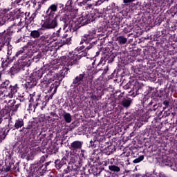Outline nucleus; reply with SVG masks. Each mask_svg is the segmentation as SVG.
<instances>
[{
	"mask_svg": "<svg viewBox=\"0 0 177 177\" xmlns=\"http://www.w3.org/2000/svg\"><path fill=\"white\" fill-rule=\"evenodd\" d=\"M23 53V51L20 50L18 53H17L16 56H19V55H21Z\"/></svg>",
	"mask_w": 177,
	"mask_h": 177,
	"instance_id": "nucleus-37",
	"label": "nucleus"
},
{
	"mask_svg": "<svg viewBox=\"0 0 177 177\" xmlns=\"http://www.w3.org/2000/svg\"><path fill=\"white\" fill-rule=\"evenodd\" d=\"M59 19L61 21H63V23H64L65 27H67L69 21H71V15L64 14Z\"/></svg>",
	"mask_w": 177,
	"mask_h": 177,
	"instance_id": "nucleus-8",
	"label": "nucleus"
},
{
	"mask_svg": "<svg viewBox=\"0 0 177 177\" xmlns=\"http://www.w3.org/2000/svg\"><path fill=\"white\" fill-rule=\"evenodd\" d=\"M60 30L61 29L57 30L52 35L50 36V39H51V42H53V41H57V38L60 37Z\"/></svg>",
	"mask_w": 177,
	"mask_h": 177,
	"instance_id": "nucleus-12",
	"label": "nucleus"
},
{
	"mask_svg": "<svg viewBox=\"0 0 177 177\" xmlns=\"http://www.w3.org/2000/svg\"><path fill=\"white\" fill-rule=\"evenodd\" d=\"M109 169L112 172H120V171H121V169H120V167H118V166L116 165H109Z\"/></svg>",
	"mask_w": 177,
	"mask_h": 177,
	"instance_id": "nucleus-16",
	"label": "nucleus"
},
{
	"mask_svg": "<svg viewBox=\"0 0 177 177\" xmlns=\"http://www.w3.org/2000/svg\"><path fill=\"white\" fill-rule=\"evenodd\" d=\"M66 57H62V60H64V59H66Z\"/></svg>",
	"mask_w": 177,
	"mask_h": 177,
	"instance_id": "nucleus-43",
	"label": "nucleus"
},
{
	"mask_svg": "<svg viewBox=\"0 0 177 177\" xmlns=\"http://www.w3.org/2000/svg\"><path fill=\"white\" fill-rule=\"evenodd\" d=\"M9 84H10V82H9V80H6L1 84V88H8V86H9Z\"/></svg>",
	"mask_w": 177,
	"mask_h": 177,
	"instance_id": "nucleus-23",
	"label": "nucleus"
},
{
	"mask_svg": "<svg viewBox=\"0 0 177 177\" xmlns=\"http://www.w3.org/2000/svg\"><path fill=\"white\" fill-rule=\"evenodd\" d=\"M69 70L70 68L65 67L62 69V71H64V74L66 75V74H68Z\"/></svg>",
	"mask_w": 177,
	"mask_h": 177,
	"instance_id": "nucleus-33",
	"label": "nucleus"
},
{
	"mask_svg": "<svg viewBox=\"0 0 177 177\" xmlns=\"http://www.w3.org/2000/svg\"><path fill=\"white\" fill-rule=\"evenodd\" d=\"M136 0H123V3H131L135 2Z\"/></svg>",
	"mask_w": 177,
	"mask_h": 177,
	"instance_id": "nucleus-32",
	"label": "nucleus"
},
{
	"mask_svg": "<svg viewBox=\"0 0 177 177\" xmlns=\"http://www.w3.org/2000/svg\"><path fill=\"white\" fill-rule=\"evenodd\" d=\"M56 167L57 168V169H60V168H62V167H63V165H64V160H61L60 162L57 161L55 162Z\"/></svg>",
	"mask_w": 177,
	"mask_h": 177,
	"instance_id": "nucleus-22",
	"label": "nucleus"
},
{
	"mask_svg": "<svg viewBox=\"0 0 177 177\" xmlns=\"http://www.w3.org/2000/svg\"><path fill=\"white\" fill-rule=\"evenodd\" d=\"M109 71V68L107 67L106 69H105V71Z\"/></svg>",
	"mask_w": 177,
	"mask_h": 177,
	"instance_id": "nucleus-45",
	"label": "nucleus"
},
{
	"mask_svg": "<svg viewBox=\"0 0 177 177\" xmlns=\"http://www.w3.org/2000/svg\"><path fill=\"white\" fill-rule=\"evenodd\" d=\"M41 168H42V165H41V162L32 164L30 166L31 171H39Z\"/></svg>",
	"mask_w": 177,
	"mask_h": 177,
	"instance_id": "nucleus-13",
	"label": "nucleus"
},
{
	"mask_svg": "<svg viewBox=\"0 0 177 177\" xmlns=\"http://www.w3.org/2000/svg\"><path fill=\"white\" fill-rule=\"evenodd\" d=\"M93 46V43H90L89 45L87 46H81L80 48V50H82V49L86 48L85 50L83 51V53L82 55L83 56H87L88 50H90V49H92Z\"/></svg>",
	"mask_w": 177,
	"mask_h": 177,
	"instance_id": "nucleus-9",
	"label": "nucleus"
},
{
	"mask_svg": "<svg viewBox=\"0 0 177 177\" xmlns=\"http://www.w3.org/2000/svg\"><path fill=\"white\" fill-rule=\"evenodd\" d=\"M84 142L81 141H74L71 144V150H81L82 149V145Z\"/></svg>",
	"mask_w": 177,
	"mask_h": 177,
	"instance_id": "nucleus-6",
	"label": "nucleus"
},
{
	"mask_svg": "<svg viewBox=\"0 0 177 177\" xmlns=\"http://www.w3.org/2000/svg\"><path fill=\"white\" fill-rule=\"evenodd\" d=\"M163 104L165 106H169V102L165 100V101L163 102Z\"/></svg>",
	"mask_w": 177,
	"mask_h": 177,
	"instance_id": "nucleus-36",
	"label": "nucleus"
},
{
	"mask_svg": "<svg viewBox=\"0 0 177 177\" xmlns=\"http://www.w3.org/2000/svg\"><path fill=\"white\" fill-rule=\"evenodd\" d=\"M80 59V56H78L77 55L71 54L67 59V61H66L65 66H67V67H70V66L78 64Z\"/></svg>",
	"mask_w": 177,
	"mask_h": 177,
	"instance_id": "nucleus-3",
	"label": "nucleus"
},
{
	"mask_svg": "<svg viewBox=\"0 0 177 177\" xmlns=\"http://www.w3.org/2000/svg\"><path fill=\"white\" fill-rule=\"evenodd\" d=\"M1 122H2V118L1 117H0V124H1Z\"/></svg>",
	"mask_w": 177,
	"mask_h": 177,
	"instance_id": "nucleus-42",
	"label": "nucleus"
},
{
	"mask_svg": "<svg viewBox=\"0 0 177 177\" xmlns=\"http://www.w3.org/2000/svg\"><path fill=\"white\" fill-rule=\"evenodd\" d=\"M39 35H40V34H39V32L38 30H32L30 32V36L32 38H39Z\"/></svg>",
	"mask_w": 177,
	"mask_h": 177,
	"instance_id": "nucleus-19",
	"label": "nucleus"
},
{
	"mask_svg": "<svg viewBox=\"0 0 177 177\" xmlns=\"http://www.w3.org/2000/svg\"><path fill=\"white\" fill-rule=\"evenodd\" d=\"M91 99H92L93 100H99V96L96 95H93L91 94L90 96Z\"/></svg>",
	"mask_w": 177,
	"mask_h": 177,
	"instance_id": "nucleus-28",
	"label": "nucleus"
},
{
	"mask_svg": "<svg viewBox=\"0 0 177 177\" xmlns=\"http://www.w3.org/2000/svg\"><path fill=\"white\" fill-rule=\"evenodd\" d=\"M95 33H89L88 35H85L82 39V41H80V45H82V44H84V42H85L86 44H89V42H91V41H92V39H93V38H95Z\"/></svg>",
	"mask_w": 177,
	"mask_h": 177,
	"instance_id": "nucleus-5",
	"label": "nucleus"
},
{
	"mask_svg": "<svg viewBox=\"0 0 177 177\" xmlns=\"http://www.w3.org/2000/svg\"><path fill=\"white\" fill-rule=\"evenodd\" d=\"M5 24V21L2 20V18H0V26H3Z\"/></svg>",
	"mask_w": 177,
	"mask_h": 177,
	"instance_id": "nucleus-35",
	"label": "nucleus"
},
{
	"mask_svg": "<svg viewBox=\"0 0 177 177\" xmlns=\"http://www.w3.org/2000/svg\"><path fill=\"white\" fill-rule=\"evenodd\" d=\"M11 28L12 26L7 29L6 33L8 34V35H12V32H13V30H12Z\"/></svg>",
	"mask_w": 177,
	"mask_h": 177,
	"instance_id": "nucleus-30",
	"label": "nucleus"
},
{
	"mask_svg": "<svg viewBox=\"0 0 177 177\" xmlns=\"http://www.w3.org/2000/svg\"><path fill=\"white\" fill-rule=\"evenodd\" d=\"M17 84H15V86H10L8 88V92H4V96H6V97H9L10 99H12L15 95L17 93Z\"/></svg>",
	"mask_w": 177,
	"mask_h": 177,
	"instance_id": "nucleus-4",
	"label": "nucleus"
},
{
	"mask_svg": "<svg viewBox=\"0 0 177 177\" xmlns=\"http://www.w3.org/2000/svg\"><path fill=\"white\" fill-rule=\"evenodd\" d=\"M49 82H48V80H44L41 82L40 83V86H41V88H48V86H49Z\"/></svg>",
	"mask_w": 177,
	"mask_h": 177,
	"instance_id": "nucleus-21",
	"label": "nucleus"
},
{
	"mask_svg": "<svg viewBox=\"0 0 177 177\" xmlns=\"http://www.w3.org/2000/svg\"><path fill=\"white\" fill-rule=\"evenodd\" d=\"M70 34H71V32L66 31L63 35V40H62L63 45L70 44V42H71V36H68Z\"/></svg>",
	"mask_w": 177,
	"mask_h": 177,
	"instance_id": "nucleus-7",
	"label": "nucleus"
},
{
	"mask_svg": "<svg viewBox=\"0 0 177 177\" xmlns=\"http://www.w3.org/2000/svg\"><path fill=\"white\" fill-rule=\"evenodd\" d=\"M90 143H91V145H92V143H93V140H91V141H90Z\"/></svg>",
	"mask_w": 177,
	"mask_h": 177,
	"instance_id": "nucleus-44",
	"label": "nucleus"
},
{
	"mask_svg": "<svg viewBox=\"0 0 177 177\" xmlns=\"http://www.w3.org/2000/svg\"><path fill=\"white\" fill-rule=\"evenodd\" d=\"M59 6V5L57 4H52L50 5L48 8L47 9V10L46 11V17L45 18H53V17H56V16H55L56 12H57V7Z\"/></svg>",
	"mask_w": 177,
	"mask_h": 177,
	"instance_id": "nucleus-2",
	"label": "nucleus"
},
{
	"mask_svg": "<svg viewBox=\"0 0 177 177\" xmlns=\"http://www.w3.org/2000/svg\"><path fill=\"white\" fill-rule=\"evenodd\" d=\"M53 95H55V94H53V93L49 96V99H52L53 97Z\"/></svg>",
	"mask_w": 177,
	"mask_h": 177,
	"instance_id": "nucleus-39",
	"label": "nucleus"
},
{
	"mask_svg": "<svg viewBox=\"0 0 177 177\" xmlns=\"http://www.w3.org/2000/svg\"><path fill=\"white\" fill-rule=\"evenodd\" d=\"M2 80V73L0 72V81Z\"/></svg>",
	"mask_w": 177,
	"mask_h": 177,
	"instance_id": "nucleus-40",
	"label": "nucleus"
},
{
	"mask_svg": "<svg viewBox=\"0 0 177 177\" xmlns=\"http://www.w3.org/2000/svg\"><path fill=\"white\" fill-rule=\"evenodd\" d=\"M117 41H118L120 45H125L128 39L124 36H119L117 37Z\"/></svg>",
	"mask_w": 177,
	"mask_h": 177,
	"instance_id": "nucleus-15",
	"label": "nucleus"
},
{
	"mask_svg": "<svg viewBox=\"0 0 177 177\" xmlns=\"http://www.w3.org/2000/svg\"><path fill=\"white\" fill-rule=\"evenodd\" d=\"M71 171H73V169L71 168V167L68 166L67 168L64 170V173L68 174L69 172H71Z\"/></svg>",
	"mask_w": 177,
	"mask_h": 177,
	"instance_id": "nucleus-26",
	"label": "nucleus"
},
{
	"mask_svg": "<svg viewBox=\"0 0 177 177\" xmlns=\"http://www.w3.org/2000/svg\"><path fill=\"white\" fill-rule=\"evenodd\" d=\"M34 8L36 10H39V9H41V4L39 3H36L34 4Z\"/></svg>",
	"mask_w": 177,
	"mask_h": 177,
	"instance_id": "nucleus-27",
	"label": "nucleus"
},
{
	"mask_svg": "<svg viewBox=\"0 0 177 177\" xmlns=\"http://www.w3.org/2000/svg\"><path fill=\"white\" fill-rule=\"evenodd\" d=\"M59 18V15H55V17H48L45 18V20L41 23V26L44 28H46L47 30H53V28H56L59 25L57 22V19Z\"/></svg>",
	"mask_w": 177,
	"mask_h": 177,
	"instance_id": "nucleus-1",
	"label": "nucleus"
},
{
	"mask_svg": "<svg viewBox=\"0 0 177 177\" xmlns=\"http://www.w3.org/2000/svg\"><path fill=\"white\" fill-rule=\"evenodd\" d=\"M103 2H104V0H98V1L96 2L95 6H99L102 5V3H103Z\"/></svg>",
	"mask_w": 177,
	"mask_h": 177,
	"instance_id": "nucleus-31",
	"label": "nucleus"
},
{
	"mask_svg": "<svg viewBox=\"0 0 177 177\" xmlns=\"http://www.w3.org/2000/svg\"><path fill=\"white\" fill-rule=\"evenodd\" d=\"M2 62H1V66L2 67H8V61L3 60V59H1Z\"/></svg>",
	"mask_w": 177,
	"mask_h": 177,
	"instance_id": "nucleus-29",
	"label": "nucleus"
},
{
	"mask_svg": "<svg viewBox=\"0 0 177 177\" xmlns=\"http://www.w3.org/2000/svg\"><path fill=\"white\" fill-rule=\"evenodd\" d=\"M84 77H85L84 74H80L73 80V84H74V85H77V84H78L79 82H81V81L84 80Z\"/></svg>",
	"mask_w": 177,
	"mask_h": 177,
	"instance_id": "nucleus-14",
	"label": "nucleus"
},
{
	"mask_svg": "<svg viewBox=\"0 0 177 177\" xmlns=\"http://www.w3.org/2000/svg\"><path fill=\"white\" fill-rule=\"evenodd\" d=\"M73 3V1L72 0H68L66 3V6H71V4Z\"/></svg>",
	"mask_w": 177,
	"mask_h": 177,
	"instance_id": "nucleus-34",
	"label": "nucleus"
},
{
	"mask_svg": "<svg viewBox=\"0 0 177 177\" xmlns=\"http://www.w3.org/2000/svg\"><path fill=\"white\" fill-rule=\"evenodd\" d=\"M21 24V19L17 18L12 26H20Z\"/></svg>",
	"mask_w": 177,
	"mask_h": 177,
	"instance_id": "nucleus-25",
	"label": "nucleus"
},
{
	"mask_svg": "<svg viewBox=\"0 0 177 177\" xmlns=\"http://www.w3.org/2000/svg\"><path fill=\"white\" fill-rule=\"evenodd\" d=\"M7 55H8V56H10V55H12V51L8 50Z\"/></svg>",
	"mask_w": 177,
	"mask_h": 177,
	"instance_id": "nucleus-38",
	"label": "nucleus"
},
{
	"mask_svg": "<svg viewBox=\"0 0 177 177\" xmlns=\"http://www.w3.org/2000/svg\"><path fill=\"white\" fill-rule=\"evenodd\" d=\"M6 138V133L5 131H0V140H3Z\"/></svg>",
	"mask_w": 177,
	"mask_h": 177,
	"instance_id": "nucleus-24",
	"label": "nucleus"
},
{
	"mask_svg": "<svg viewBox=\"0 0 177 177\" xmlns=\"http://www.w3.org/2000/svg\"><path fill=\"white\" fill-rule=\"evenodd\" d=\"M131 103H132V100H124L122 101L121 104L123 106V107H129V106H131Z\"/></svg>",
	"mask_w": 177,
	"mask_h": 177,
	"instance_id": "nucleus-17",
	"label": "nucleus"
},
{
	"mask_svg": "<svg viewBox=\"0 0 177 177\" xmlns=\"http://www.w3.org/2000/svg\"><path fill=\"white\" fill-rule=\"evenodd\" d=\"M59 85H60V83H59V82H57V81H55L54 83H53L50 85L48 92H52V91H53V89H54L53 95H55V93H56V92L57 91V88Z\"/></svg>",
	"mask_w": 177,
	"mask_h": 177,
	"instance_id": "nucleus-10",
	"label": "nucleus"
},
{
	"mask_svg": "<svg viewBox=\"0 0 177 177\" xmlns=\"http://www.w3.org/2000/svg\"><path fill=\"white\" fill-rule=\"evenodd\" d=\"M62 117L64 119L65 122H67V124H70V122L73 121V116H71L70 113L64 112L62 115Z\"/></svg>",
	"mask_w": 177,
	"mask_h": 177,
	"instance_id": "nucleus-11",
	"label": "nucleus"
},
{
	"mask_svg": "<svg viewBox=\"0 0 177 177\" xmlns=\"http://www.w3.org/2000/svg\"><path fill=\"white\" fill-rule=\"evenodd\" d=\"M10 102H12V104H15V103H16L15 100H10Z\"/></svg>",
	"mask_w": 177,
	"mask_h": 177,
	"instance_id": "nucleus-41",
	"label": "nucleus"
},
{
	"mask_svg": "<svg viewBox=\"0 0 177 177\" xmlns=\"http://www.w3.org/2000/svg\"><path fill=\"white\" fill-rule=\"evenodd\" d=\"M23 125H24V122H23V120H18L15 124V128H16V129H19V128H21Z\"/></svg>",
	"mask_w": 177,
	"mask_h": 177,
	"instance_id": "nucleus-18",
	"label": "nucleus"
},
{
	"mask_svg": "<svg viewBox=\"0 0 177 177\" xmlns=\"http://www.w3.org/2000/svg\"><path fill=\"white\" fill-rule=\"evenodd\" d=\"M143 160H145V156H140L138 158H137L136 159H135L133 162L134 164H138V162H140V161H143Z\"/></svg>",
	"mask_w": 177,
	"mask_h": 177,
	"instance_id": "nucleus-20",
	"label": "nucleus"
}]
</instances>
